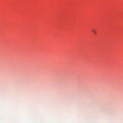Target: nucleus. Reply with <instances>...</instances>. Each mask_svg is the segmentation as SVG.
Segmentation results:
<instances>
[{
    "instance_id": "nucleus-1",
    "label": "nucleus",
    "mask_w": 123,
    "mask_h": 123,
    "mask_svg": "<svg viewBox=\"0 0 123 123\" xmlns=\"http://www.w3.org/2000/svg\"><path fill=\"white\" fill-rule=\"evenodd\" d=\"M92 31L94 33V34H96V31H95V30H92Z\"/></svg>"
}]
</instances>
